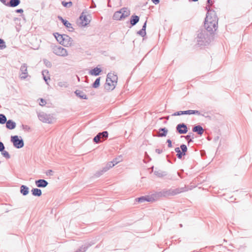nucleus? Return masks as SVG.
<instances>
[{
    "label": "nucleus",
    "mask_w": 252,
    "mask_h": 252,
    "mask_svg": "<svg viewBox=\"0 0 252 252\" xmlns=\"http://www.w3.org/2000/svg\"><path fill=\"white\" fill-rule=\"evenodd\" d=\"M218 18L214 10H209L204 21V30L212 34L217 29Z\"/></svg>",
    "instance_id": "f257e3e1"
},
{
    "label": "nucleus",
    "mask_w": 252,
    "mask_h": 252,
    "mask_svg": "<svg viewBox=\"0 0 252 252\" xmlns=\"http://www.w3.org/2000/svg\"><path fill=\"white\" fill-rule=\"evenodd\" d=\"M212 34H210L205 30H200L198 31L197 36V42L200 46L206 45L211 42L212 38Z\"/></svg>",
    "instance_id": "f03ea898"
},
{
    "label": "nucleus",
    "mask_w": 252,
    "mask_h": 252,
    "mask_svg": "<svg viewBox=\"0 0 252 252\" xmlns=\"http://www.w3.org/2000/svg\"><path fill=\"white\" fill-rule=\"evenodd\" d=\"M163 190V197H168L171 196H174L179 194L181 192H185L188 191V189H187L186 187L176 188V189H164Z\"/></svg>",
    "instance_id": "7ed1b4c3"
},
{
    "label": "nucleus",
    "mask_w": 252,
    "mask_h": 252,
    "mask_svg": "<svg viewBox=\"0 0 252 252\" xmlns=\"http://www.w3.org/2000/svg\"><path fill=\"white\" fill-rule=\"evenodd\" d=\"M129 15L130 11L127 8L123 7L114 13L113 18L115 20H121L125 19Z\"/></svg>",
    "instance_id": "20e7f679"
},
{
    "label": "nucleus",
    "mask_w": 252,
    "mask_h": 252,
    "mask_svg": "<svg viewBox=\"0 0 252 252\" xmlns=\"http://www.w3.org/2000/svg\"><path fill=\"white\" fill-rule=\"evenodd\" d=\"M11 142L13 143L14 147L17 149H20L24 147V142L21 137L18 135L11 136Z\"/></svg>",
    "instance_id": "39448f33"
},
{
    "label": "nucleus",
    "mask_w": 252,
    "mask_h": 252,
    "mask_svg": "<svg viewBox=\"0 0 252 252\" xmlns=\"http://www.w3.org/2000/svg\"><path fill=\"white\" fill-rule=\"evenodd\" d=\"M53 52L57 56L65 57L67 52L65 49L61 46H52Z\"/></svg>",
    "instance_id": "423d86ee"
},
{
    "label": "nucleus",
    "mask_w": 252,
    "mask_h": 252,
    "mask_svg": "<svg viewBox=\"0 0 252 252\" xmlns=\"http://www.w3.org/2000/svg\"><path fill=\"white\" fill-rule=\"evenodd\" d=\"M108 137V132L107 131H103L99 132L93 139V142L95 143H99L105 140Z\"/></svg>",
    "instance_id": "0eeeda50"
},
{
    "label": "nucleus",
    "mask_w": 252,
    "mask_h": 252,
    "mask_svg": "<svg viewBox=\"0 0 252 252\" xmlns=\"http://www.w3.org/2000/svg\"><path fill=\"white\" fill-rule=\"evenodd\" d=\"M38 117L43 123L51 124L53 122V117L50 114L41 112L38 114Z\"/></svg>",
    "instance_id": "6e6552de"
},
{
    "label": "nucleus",
    "mask_w": 252,
    "mask_h": 252,
    "mask_svg": "<svg viewBox=\"0 0 252 252\" xmlns=\"http://www.w3.org/2000/svg\"><path fill=\"white\" fill-rule=\"evenodd\" d=\"M115 165V164L113 161L108 162L107 164L104 167H103L102 170L96 172L94 175L97 177L100 176L104 173L108 171L110 168L113 167Z\"/></svg>",
    "instance_id": "1a4fd4ad"
},
{
    "label": "nucleus",
    "mask_w": 252,
    "mask_h": 252,
    "mask_svg": "<svg viewBox=\"0 0 252 252\" xmlns=\"http://www.w3.org/2000/svg\"><path fill=\"white\" fill-rule=\"evenodd\" d=\"M27 67L28 66L26 63H23L20 67V70L21 74L20 75V77L22 80L25 79L28 76Z\"/></svg>",
    "instance_id": "9d476101"
},
{
    "label": "nucleus",
    "mask_w": 252,
    "mask_h": 252,
    "mask_svg": "<svg viewBox=\"0 0 252 252\" xmlns=\"http://www.w3.org/2000/svg\"><path fill=\"white\" fill-rule=\"evenodd\" d=\"M176 131L181 134H186L188 132V127L187 125L184 123H180L177 125Z\"/></svg>",
    "instance_id": "9b49d317"
},
{
    "label": "nucleus",
    "mask_w": 252,
    "mask_h": 252,
    "mask_svg": "<svg viewBox=\"0 0 252 252\" xmlns=\"http://www.w3.org/2000/svg\"><path fill=\"white\" fill-rule=\"evenodd\" d=\"M73 44V40L66 34H63V39L62 41V45L64 46H71Z\"/></svg>",
    "instance_id": "f8f14e48"
},
{
    "label": "nucleus",
    "mask_w": 252,
    "mask_h": 252,
    "mask_svg": "<svg viewBox=\"0 0 252 252\" xmlns=\"http://www.w3.org/2000/svg\"><path fill=\"white\" fill-rule=\"evenodd\" d=\"M80 21V24L83 27L87 26L90 22V21L87 18L85 15L83 14V13L81 14L79 17Z\"/></svg>",
    "instance_id": "ddd939ff"
},
{
    "label": "nucleus",
    "mask_w": 252,
    "mask_h": 252,
    "mask_svg": "<svg viewBox=\"0 0 252 252\" xmlns=\"http://www.w3.org/2000/svg\"><path fill=\"white\" fill-rule=\"evenodd\" d=\"M35 184L38 188H45L48 185V182L44 179L36 180Z\"/></svg>",
    "instance_id": "4468645a"
},
{
    "label": "nucleus",
    "mask_w": 252,
    "mask_h": 252,
    "mask_svg": "<svg viewBox=\"0 0 252 252\" xmlns=\"http://www.w3.org/2000/svg\"><path fill=\"white\" fill-rule=\"evenodd\" d=\"M58 19L61 21V22L63 23V25L68 29H71V30H69V31H73L74 29L72 27V25L71 23H70L68 21L66 20H65L63 19V18L61 16H59Z\"/></svg>",
    "instance_id": "2eb2a0df"
},
{
    "label": "nucleus",
    "mask_w": 252,
    "mask_h": 252,
    "mask_svg": "<svg viewBox=\"0 0 252 252\" xmlns=\"http://www.w3.org/2000/svg\"><path fill=\"white\" fill-rule=\"evenodd\" d=\"M95 243L94 242H90L89 243H87L85 244L84 245L81 246L77 251L78 252H85L88 249L89 247L94 245Z\"/></svg>",
    "instance_id": "dca6fc26"
},
{
    "label": "nucleus",
    "mask_w": 252,
    "mask_h": 252,
    "mask_svg": "<svg viewBox=\"0 0 252 252\" xmlns=\"http://www.w3.org/2000/svg\"><path fill=\"white\" fill-rule=\"evenodd\" d=\"M107 78L112 83L115 84V85H116L118 80V77L116 75L109 73L107 75Z\"/></svg>",
    "instance_id": "f3484780"
},
{
    "label": "nucleus",
    "mask_w": 252,
    "mask_h": 252,
    "mask_svg": "<svg viewBox=\"0 0 252 252\" xmlns=\"http://www.w3.org/2000/svg\"><path fill=\"white\" fill-rule=\"evenodd\" d=\"M192 131L194 132H196L199 135H202L204 131V130L201 126L197 125L193 127Z\"/></svg>",
    "instance_id": "a211bd4d"
},
{
    "label": "nucleus",
    "mask_w": 252,
    "mask_h": 252,
    "mask_svg": "<svg viewBox=\"0 0 252 252\" xmlns=\"http://www.w3.org/2000/svg\"><path fill=\"white\" fill-rule=\"evenodd\" d=\"M115 84L112 83L108 79L106 78V83L104 85V88L106 90H113L115 88Z\"/></svg>",
    "instance_id": "6ab92c4d"
},
{
    "label": "nucleus",
    "mask_w": 252,
    "mask_h": 252,
    "mask_svg": "<svg viewBox=\"0 0 252 252\" xmlns=\"http://www.w3.org/2000/svg\"><path fill=\"white\" fill-rule=\"evenodd\" d=\"M167 132L168 129L166 128H160L158 129V134L156 135H154V136L158 137H165L166 136Z\"/></svg>",
    "instance_id": "aec40b11"
},
{
    "label": "nucleus",
    "mask_w": 252,
    "mask_h": 252,
    "mask_svg": "<svg viewBox=\"0 0 252 252\" xmlns=\"http://www.w3.org/2000/svg\"><path fill=\"white\" fill-rule=\"evenodd\" d=\"M101 71L102 70L101 68L96 67L94 69H91L89 71V74L91 75L98 76L99 75Z\"/></svg>",
    "instance_id": "412c9836"
},
{
    "label": "nucleus",
    "mask_w": 252,
    "mask_h": 252,
    "mask_svg": "<svg viewBox=\"0 0 252 252\" xmlns=\"http://www.w3.org/2000/svg\"><path fill=\"white\" fill-rule=\"evenodd\" d=\"M6 127L9 129H13L16 127V123L11 120H9L6 122Z\"/></svg>",
    "instance_id": "4be33fe9"
},
{
    "label": "nucleus",
    "mask_w": 252,
    "mask_h": 252,
    "mask_svg": "<svg viewBox=\"0 0 252 252\" xmlns=\"http://www.w3.org/2000/svg\"><path fill=\"white\" fill-rule=\"evenodd\" d=\"M20 2V0H10V1L7 3V6L15 7L18 6Z\"/></svg>",
    "instance_id": "5701e85b"
},
{
    "label": "nucleus",
    "mask_w": 252,
    "mask_h": 252,
    "mask_svg": "<svg viewBox=\"0 0 252 252\" xmlns=\"http://www.w3.org/2000/svg\"><path fill=\"white\" fill-rule=\"evenodd\" d=\"M152 195L154 198V201L157 200L161 197H164L162 190L160 191L156 192L152 194Z\"/></svg>",
    "instance_id": "b1692460"
},
{
    "label": "nucleus",
    "mask_w": 252,
    "mask_h": 252,
    "mask_svg": "<svg viewBox=\"0 0 252 252\" xmlns=\"http://www.w3.org/2000/svg\"><path fill=\"white\" fill-rule=\"evenodd\" d=\"M139 21V17L137 15H132L131 17L130 22L132 26L135 25Z\"/></svg>",
    "instance_id": "393cba45"
},
{
    "label": "nucleus",
    "mask_w": 252,
    "mask_h": 252,
    "mask_svg": "<svg viewBox=\"0 0 252 252\" xmlns=\"http://www.w3.org/2000/svg\"><path fill=\"white\" fill-rule=\"evenodd\" d=\"M20 192L23 195H27L29 192V189L25 185H22L20 187Z\"/></svg>",
    "instance_id": "a878e982"
},
{
    "label": "nucleus",
    "mask_w": 252,
    "mask_h": 252,
    "mask_svg": "<svg viewBox=\"0 0 252 252\" xmlns=\"http://www.w3.org/2000/svg\"><path fill=\"white\" fill-rule=\"evenodd\" d=\"M75 94L78 97H80V98L84 99H88L87 95L82 91L80 90H76L75 92Z\"/></svg>",
    "instance_id": "bb28decb"
},
{
    "label": "nucleus",
    "mask_w": 252,
    "mask_h": 252,
    "mask_svg": "<svg viewBox=\"0 0 252 252\" xmlns=\"http://www.w3.org/2000/svg\"><path fill=\"white\" fill-rule=\"evenodd\" d=\"M33 196H40L42 194V191L41 189L37 188L32 189L31 190Z\"/></svg>",
    "instance_id": "cd10ccee"
},
{
    "label": "nucleus",
    "mask_w": 252,
    "mask_h": 252,
    "mask_svg": "<svg viewBox=\"0 0 252 252\" xmlns=\"http://www.w3.org/2000/svg\"><path fill=\"white\" fill-rule=\"evenodd\" d=\"M154 173L158 177H163L167 175V173L165 171H163L160 170H155L154 171Z\"/></svg>",
    "instance_id": "c85d7f7f"
},
{
    "label": "nucleus",
    "mask_w": 252,
    "mask_h": 252,
    "mask_svg": "<svg viewBox=\"0 0 252 252\" xmlns=\"http://www.w3.org/2000/svg\"><path fill=\"white\" fill-rule=\"evenodd\" d=\"M175 151L177 153V157L179 159H181L182 157L185 156L186 155L181 151L180 148L177 147L175 149Z\"/></svg>",
    "instance_id": "c756f323"
},
{
    "label": "nucleus",
    "mask_w": 252,
    "mask_h": 252,
    "mask_svg": "<svg viewBox=\"0 0 252 252\" xmlns=\"http://www.w3.org/2000/svg\"><path fill=\"white\" fill-rule=\"evenodd\" d=\"M57 40L62 45V41H63V34H60L58 33H56V34H54Z\"/></svg>",
    "instance_id": "7c9ffc66"
},
{
    "label": "nucleus",
    "mask_w": 252,
    "mask_h": 252,
    "mask_svg": "<svg viewBox=\"0 0 252 252\" xmlns=\"http://www.w3.org/2000/svg\"><path fill=\"white\" fill-rule=\"evenodd\" d=\"M100 77H98L96 79L95 81L94 82V83L92 85V87L94 88H97L99 85H100Z\"/></svg>",
    "instance_id": "2f4dec72"
},
{
    "label": "nucleus",
    "mask_w": 252,
    "mask_h": 252,
    "mask_svg": "<svg viewBox=\"0 0 252 252\" xmlns=\"http://www.w3.org/2000/svg\"><path fill=\"white\" fill-rule=\"evenodd\" d=\"M185 137L189 143L193 142L192 138H193V134L192 133L189 132L188 135L185 136Z\"/></svg>",
    "instance_id": "473e14b6"
},
{
    "label": "nucleus",
    "mask_w": 252,
    "mask_h": 252,
    "mask_svg": "<svg viewBox=\"0 0 252 252\" xmlns=\"http://www.w3.org/2000/svg\"><path fill=\"white\" fill-rule=\"evenodd\" d=\"M62 4L64 7L66 8H70L72 6V2L71 1L68 2L63 1Z\"/></svg>",
    "instance_id": "72a5a7b5"
},
{
    "label": "nucleus",
    "mask_w": 252,
    "mask_h": 252,
    "mask_svg": "<svg viewBox=\"0 0 252 252\" xmlns=\"http://www.w3.org/2000/svg\"><path fill=\"white\" fill-rule=\"evenodd\" d=\"M6 118L4 114H0V124H4L6 122Z\"/></svg>",
    "instance_id": "f704fd0d"
},
{
    "label": "nucleus",
    "mask_w": 252,
    "mask_h": 252,
    "mask_svg": "<svg viewBox=\"0 0 252 252\" xmlns=\"http://www.w3.org/2000/svg\"><path fill=\"white\" fill-rule=\"evenodd\" d=\"M180 149H181V151L182 152V153H184L186 155L188 150L187 146L185 144H182L180 146Z\"/></svg>",
    "instance_id": "c9c22d12"
},
{
    "label": "nucleus",
    "mask_w": 252,
    "mask_h": 252,
    "mask_svg": "<svg viewBox=\"0 0 252 252\" xmlns=\"http://www.w3.org/2000/svg\"><path fill=\"white\" fill-rule=\"evenodd\" d=\"M58 85L60 87L66 88L68 86L67 83L64 81H61L58 83Z\"/></svg>",
    "instance_id": "e433bc0d"
},
{
    "label": "nucleus",
    "mask_w": 252,
    "mask_h": 252,
    "mask_svg": "<svg viewBox=\"0 0 252 252\" xmlns=\"http://www.w3.org/2000/svg\"><path fill=\"white\" fill-rule=\"evenodd\" d=\"M122 160H123L122 156H120L116 158H114L112 161H113V162H114V163L116 165L117 163H118L120 162H121V161H122Z\"/></svg>",
    "instance_id": "4c0bfd02"
},
{
    "label": "nucleus",
    "mask_w": 252,
    "mask_h": 252,
    "mask_svg": "<svg viewBox=\"0 0 252 252\" xmlns=\"http://www.w3.org/2000/svg\"><path fill=\"white\" fill-rule=\"evenodd\" d=\"M6 47L5 41L3 39L0 38V49L2 50Z\"/></svg>",
    "instance_id": "58836bf2"
},
{
    "label": "nucleus",
    "mask_w": 252,
    "mask_h": 252,
    "mask_svg": "<svg viewBox=\"0 0 252 252\" xmlns=\"http://www.w3.org/2000/svg\"><path fill=\"white\" fill-rule=\"evenodd\" d=\"M145 201L147 202H153L154 198H153V195L145 196Z\"/></svg>",
    "instance_id": "ea45409f"
},
{
    "label": "nucleus",
    "mask_w": 252,
    "mask_h": 252,
    "mask_svg": "<svg viewBox=\"0 0 252 252\" xmlns=\"http://www.w3.org/2000/svg\"><path fill=\"white\" fill-rule=\"evenodd\" d=\"M1 152V155L5 158L6 159H9L10 158V156L8 152L4 151V150Z\"/></svg>",
    "instance_id": "a19ab883"
},
{
    "label": "nucleus",
    "mask_w": 252,
    "mask_h": 252,
    "mask_svg": "<svg viewBox=\"0 0 252 252\" xmlns=\"http://www.w3.org/2000/svg\"><path fill=\"white\" fill-rule=\"evenodd\" d=\"M136 199L138 201V202L140 203H142L146 201L145 196H141L140 197L136 198Z\"/></svg>",
    "instance_id": "79ce46f5"
},
{
    "label": "nucleus",
    "mask_w": 252,
    "mask_h": 252,
    "mask_svg": "<svg viewBox=\"0 0 252 252\" xmlns=\"http://www.w3.org/2000/svg\"><path fill=\"white\" fill-rule=\"evenodd\" d=\"M137 33L141 35V36L144 37L146 35V31H142V30H140Z\"/></svg>",
    "instance_id": "37998d69"
},
{
    "label": "nucleus",
    "mask_w": 252,
    "mask_h": 252,
    "mask_svg": "<svg viewBox=\"0 0 252 252\" xmlns=\"http://www.w3.org/2000/svg\"><path fill=\"white\" fill-rule=\"evenodd\" d=\"M44 73H46V74H47L48 73V70H43L42 71V75L43 76V79L44 80H45V81L46 82L47 84H48L47 83V80L48 79L46 78V77L44 75Z\"/></svg>",
    "instance_id": "c03bdc74"
},
{
    "label": "nucleus",
    "mask_w": 252,
    "mask_h": 252,
    "mask_svg": "<svg viewBox=\"0 0 252 252\" xmlns=\"http://www.w3.org/2000/svg\"><path fill=\"white\" fill-rule=\"evenodd\" d=\"M39 100H40L39 105H40L41 106H44L46 104V102L44 99L40 98Z\"/></svg>",
    "instance_id": "a18cd8bd"
},
{
    "label": "nucleus",
    "mask_w": 252,
    "mask_h": 252,
    "mask_svg": "<svg viewBox=\"0 0 252 252\" xmlns=\"http://www.w3.org/2000/svg\"><path fill=\"white\" fill-rule=\"evenodd\" d=\"M182 111H183V115H191V110Z\"/></svg>",
    "instance_id": "49530a36"
},
{
    "label": "nucleus",
    "mask_w": 252,
    "mask_h": 252,
    "mask_svg": "<svg viewBox=\"0 0 252 252\" xmlns=\"http://www.w3.org/2000/svg\"><path fill=\"white\" fill-rule=\"evenodd\" d=\"M5 149L3 143L0 141V152H2Z\"/></svg>",
    "instance_id": "de8ad7c7"
},
{
    "label": "nucleus",
    "mask_w": 252,
    "mask_h": 252,
    "mask_svg": "<svg viewBox=\"0 0 252 252\" xmlns=\"http://www.w3.org/2000/svg\"><path fill=\"white\" fill-rule=\"evenodd\" d=\"M183 115V111H180L175 112L173 114H172V116H180Z\"/></svg>",
    "instance_id": "09e8293b"
},
{
    "label": "nucleus",
    "mask_w": 252,
    "mask_h": 252,
    "mask_svg": "<svg viewBox=\"0 0 252 252\" xmlns=\"http://www.w3.org/2000/svg\"><path fill=\"white\" fill-rule=\"evenodd\" d=\"M44 63L46 64V65L48 67H51V63L50 62L46 60H44Z\"/></svg>",
    "instance_id": "8fccbe9b"
},
{
    "label": "nucleus",
    "mask_w": 252,
    "mask_h": 252,
    "mask_svg": "<svg viewBox=\"0 0 252 252\" xmlns=\"http://www.w3.org/2000/svg\"><path fill=\"white\" fill-rule=\"evenodd\" d=\"M166 142L168 144V147L169 148H171L172 147V141L170 139H167V141H166Z\"/></svg>",
    "instance_id": "3c124183"
},
{
    "label": "nucleus",
    "mask_w": 252,
    "mask_h": 252,
    "mask_svg": "<svg viewBox=\"0 0 252 252\" xmlns=\"http://www.w3.org/2000/svg\"><path fill=\"white\" fill-rule=\"evenodd\" d=\"M191 114L200 115V112L198 110H191Z\"/></svg>",
    "instance_id": "603ef678"
},
{
    "label": "nucleus",
    "mask_w": 252,
    "mask_h": 252,
    "mask_svg": "<svg viewBox=\"0 0 252 252\" xmlns=\"http://www.w3.org/2000/svg\"><path fill=\"white\" fill-rule=\"evenodd\" d=\"M53 171L52 170H48L47 172H46V175L47 176H52L53 175Z\"/></svg>",
    "instance_id": "864d4df0"
},
{
    "label": "nucleus",
    "mask_w": 252,
    "mask_h": 252,
    "mask_svg": "<svg viewBox=\"0 0 252 252\" xmlns=\"http://www.w3.org/2000/svg\"><path fill=\"white\" fill-rule=\"evenodd\" d=\"M155 151L158 154H160L162 153L163 150L162 149H156Z\"/></svg>",
    "instance_id": "5fc2aeb1"
},
{
    "label": "nucleus",
    "mask_w": 252,
    "mask_h": 252,
    "mask_svg": "<svg viewBox=\"0 0 252 252\" xmlns=\"http://www.w3.org/2000/svg\"><path fill=\"white\" fill-rule=\"evenodd\" d=\"M146 23H147V21H146L144 25H143L142 26V31H146Z\"/></svg>",
    "instance_id": "6e6d98bb"
},
{
    "label": "nucleus",
    "mask_w": 252,
    "mask_h": 252,
    "mask_svg": "<svg viewBox=\"0 0 252 252\" xmlns=\"http://www.w3.org/2000/svg\"><path fill=\"white\" fill-rule=\"evenodd\" d=\"M16 13H22L23 12V10L22 9H18L15 10Z\"/></svg>",
    "instance_id": "4d7b16f0"
},
{
    "label": "nucleus",
    "mask_w": 252,
    "mask_h": 252,
    "mask_svg": "<svg viewBox=\"0 0 252 252\" xmlns=\"http://www.w3.org/2000/svg\"><path fill=\"white\" fill-rule=\"evenodd\" d=\"M0 1L4 5L7 6V3L8 2L6 1V0H0Z\"/></svg>",
    "instance_id": "13d9d810"
},
{
    "label": "nucleus",
    "mask_w": 252,
    "mask_h": 252,
    "mask_svg": "<svg viewBox=\"0 0 252 252\" xmlns=\"http://www.w3.org/2000/svg\"><path fill=\"white\" fill-rule=\"evenodd\" d=\"M22 127L24 129H29L30 127L27 125H22Z\"/></svg>",
    "instance_id": "bf43d9fd"
},
{
    "label": "nucleus",
    "mask_w": 252,
    "mask_h": 252,
    "mask_svg": "<svg viewBox=\"0 0 252 252\" xmlns=\"http://www.w3.org/2000/svg\"><path fill=\"white\" fill-rule=\"evenodd\" d=\"M152 1L155 4H157L159 2V0H152Z\"/></svg>",
    "instance_id": "052dcab7"
},
{
    "label": "nucleus",
    "mask_w": 252,
    "mask_h": 252,
    "mask_svg": "<svg viewBox=\"0 0 252 252\" xmlns=\"http://www.w3.org/2000/svg\"><path fill=\"white\" fill-rule=\"evenodd\" d=\"M207 2L209 4H213V1L212 0H207Z\"/></svg>",
    "instance_id": "680f3d73"
},
{
    "label": "nucleus",
    "mask_w": 252,
    "mask_h": 252,
    "mask_svg": "<svg viewBox=\"0 0 252 252\" xmlns=\"http://www.w3.org/2000/svg\"><path fill=\"white\" fill-rule=\"evenodd\" d=\"M206 9L207 10V11H208L207 12H208V11H209V10H211L210 9V6H209V5H208V6H207L206 7Z\"/></svg>",
    "instance_id": "e2e57ef3"
},
{
    "label": "nucleus",
    "mask_w": 252,
    "mask_h": 252,
    "mask_svg": "<svg viewBox=\"0 0 252 252\" xmlns=\"http://www.w3.org/2000/svg\"><path fill=\"white\" fill-rule=\"evenodd\" d=\"M180 226L181 227H182V224H180Z\"/></svg>",
    "instance_id": "0e129e2a"
},
{
    "label": "nucleus",
    "mask_w": 252,
    "mask_h": 252,
    "mask_svg": "<svg viewBox=\"0 0 252 252\" xmlns=\"http://www.w3.org/2000/svg\"><path fill=\"white\" fill-rule=\"evenodd\" d=\"M146 155L148 158H149V156L147 155V153H146Z\"/></svg>",
    "instance_id": "69168bd1"
},
{
    "label": "nucleus",
    "mask_w": 252,
    "mask_h": 252,
    "mask_svg": "<svg viewBox=\"0 0 252 252\" xmlns=\"http://www.w3.org/2000/svg\"><path fill=\"white\" fill-rule=\"evenodd\" d=\"M192 0V1H197L198 0Z\"/></svg>",
    "instance_id": "338daca9"
},
{
    "label": "nucleus",
    "mask_w": 252,
    "mask_h": 252,
    "mask_svg": "<svg viewBox=\"0 0 252 252\" xmlns=\"http://www.w3.org/2000/svg\"><path fill=\"white\" fill-rule=\"evenodd\" d=\"M178 174L179 175V176H180V177H181V176H180V175L179 173H178Z\"/></svg>",
    "instance_id": "774afa93"
}]
</instances>
